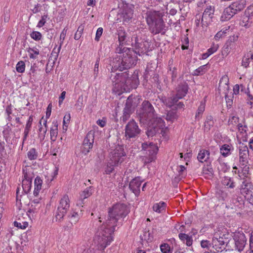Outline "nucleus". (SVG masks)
Instances as JSON below:
<instances>
[{
	"label": "nucleus",
	"instance_id": "nucleus-1",
	"mask_svg": "<svg viewBox=\"0 0 253 253\" xmlns=\"http://www.w3.org/2000/svg\"><path fill=\"white\" fill-rule=\"evenodd\" d=\"M114 91L119 95L125 92H129L133 88H136L139 84L138 76L134 74L130 77L127 72L117 73L112 79Z\"/></svg>",
	"mask_w": 253,
	"mask_h": 253
},
{
	"label": "nucleus",
	"instance_id": "nucleus-2",
	"mask_svg": "<svg viewBox=\"0 0 253 253\" xmlns=\"http://www.w3.org/2000/svg\"><path fill=\"white\" fill-rule=\"evenodd\" d=\"M115 231V228L103 223L93 238V243L98 250L103 252L111 244L113 241V234Z\"/></svg>",
	"mask_w": 253,
	"mask_h": 253
},
{
	"label": "nucleus",
	"instance_id": "nucleus-3",
	"mask_svg": "<svg viewBox=\"0 0 253 253\" xmlns=\"http://www.w3.org/2000/svg\"><path fill=\"white\" fill-rule=\"evenodd\" d=\"M128 214L126 206L124 204L118 203L114 205L108 210V216L104 222L106 225L110 226L116 229L118 225V221Z\"/></svg>",
	"mask_w": 253,
	"mask_h": 253
},
{
	"label": "nucleus",
	"instance_id": "nucleus-4",
	"mask_svg": "<svg viewBox=\"0 0 253 253\" xmlns=\"http://www.w3.org/2000/svg\"><path fill=\"white\" fill-rule=\"evenodd\" d=\"M119 53L122 54L117 60L118 62L117 66L120 71L127 69L136 64L137 58L136 56H132L131 55L132 50L129 48L124 47H119V50H117Z\"/></svg>",
	"mask_w": 253,
	"mask_h": 253
},
{
	"label": "nucleus",
	"instance_id": "nucleus-5",
	"mask_svg": "<svg viewBox=\"0 0 253 253\" xmlns=\"http://www.w3.org/2000/svg\"><path fill=\"white\" fill-rule=\"evenodd\" d=\"M141 153L143 154L142 161L144 164L154 162L157 158L159 148L156 144L150 142L143 143L141 145Z\"/></svg>",
	"mask_w": 253,
	"mask_h": 253
},
{
	"label": "nucleus",
	"instance_id": "nucleus-6",
	"mask_svg": "<svg viewBox=\"0 0 253 253\" xmlns=\"http://www.w3.org/2000/svg\"><path fill=\"white\" fill-rule=\"evenodd\" d=\"M239 159L241 167L242 169L244 177H247L249 171L248 166L249 159V151L247 145L242 144L238 148Z\"/></svg>",
	"mask_w": 253,
	"mask_h": 253
},
{
	"label": "nucleus",
	"instance_id": "nucleus-7",
	"mask_svg": "<svg viewBox=\"0 0 253 253\" xmlns=\"http://www.w3.org/2000/svg\"><path fill=\"white\" fill-rule=\"evenodd\" d=\"M168 131V128L165 126V121L161 118H156L152 123V127H150L148 129L147 135L150 137L153 136L156 133H159L165 137Z\"/></svg>",
	"mask_w": 253,
	"mask_h": 253
},
{
	"label": "nucleus",
	"instance_id": "nucleus-8",
	"mask_svg": "<svg viewBox=\"0 0 253 253\" xmlns=\"http://www.w3.org/2000/svg\"><path fill=\"white\" fill-rule=\"evenodd\" d=\"M142 112L140 114V118L149 123H153L154 120H155L156 115L155 114V111L152 105L148 101H144L142 104Z\"/></svg>",
	"mask_w": 253,
	"mask_h": 253
},
{
	"label": "nucleus",
	"instance_id": "nucleus-9",
	"mask_svg": "<svg viewBox=\"0 0 253 253\" xmlns=\"http://www.w3.org/2000/svg\"><path fill=\"white\" fill-rule=\"evenodd\" d=\"M126 154L122 145H115L112 148L109 154V160L114 163V165H120L124 161Z\"/></svg>",
	"mask_w": 253,
	"mask_h": 253
},
{
	"label": "nucleus",
	"instance_id": "nucleus-10",
	"mask_svg": "<svg viewBox=\"0 0 253 253\" xmlns=\"http://www.w3.org/2000/svg\"><path fill=\"white\" fill-rule=\"evenodd\" d=\"M70 201L67 194L64 195L60 199L55 215L56 221H60L67 212L70 208Z\"/></svg>",
	"mask_w": 253,
	"mask_h": 253
},
{
	"label": "nucleus",
	"instance_id": "nucleus-11",
	"mask_svg": "<svg viewBox=\"0 0 253 253\" xmlns=\"http://www.w3.org/2000/svg\"><path fill=\"white\" fill-rule=\"evenodd\" d=\"M140 131L137 124L132 120L126 126L125 137L126 139L135 138L140 133Z\"/></svg>",
	"mask_w": 253,
	"mask_h": 253
},
{
	"label": "nucleus",
	"instance_id": "nucleus-12",
	"mask_svg": "<svg viewBox=\"0 0 253 253\" xmlns=\"http://www.w3.org/2000/svg\"><path fill=\"white\" fill-rule=\"evenodd\" d=\"M214 13V7L213 6L210 5L204 10L201 20L202 27H207L212 22Z\"/></svg>",
	"mask_w": 253,
	"mask_h": 253
},
{
	"label": "nucleus",
	"instance_id": "nucleus-13",
	"mask_svg": "<svg viewBox=\"0 0 253 253\" xmlns=\"http://www.w3.org/2000/svg\"><path fill=\"white\" fill-rule=\"evenodd\" d=\"M94 136L93 132L89 131L86 135L83 143L82 152L84 155L88 154L93 147Z\"/></svg>",
	"mask_w": 253,
	"mask_h": 253
},
{
	"label": "nucleus",
	"instance_id": "nucleus-14",
	"mask_svg": "<svg viewBox=\"0 0 253 253\" xmlns=\"http://www.w3.org/2000/svg\"><path fill=\"white\" fill-rule=\"evenodd\" d=\"M149 26V30L154 35L159 33L164 34L165 24L163 18L158 20L153 24L148 25Z\"/></svg>",
	"mask_w": 253,
	"mask_h": 253
},
{
	"label": "nucleus",
	"instance_id": "nucleus-15",
	"mask_svg": "<svg viewBox=\"0 0 253 253\" xmlns=\"http://www.w3.org/2000/svg\"><path fill=\"white\" fill-rule=\"evenodd\" d=\"M235 246L238 251H242L246 244L247 239L243 233H236L234 236Z\"/></svg>",
	"mask_w": 253,
	"mask_h": 253
},
{
	"label": "nucleus",
	"instance_id": "nucleus-16",
	"mask_svg": "<svg viewBox=\"0 0 253 253\" xmlns=\"http://www.w3.org/2000/svg\"><path fill=\"white\" fill-rule=\"evenodd\" d=\"M240 192L245 198L253 192V184L247 180H244L240 186Z\"/></svg>",
	"mask_w": 253,
	"mask_h": 253
},
{
	"label": "nucleus",
	"instance_id": "nucleus-17",
	"mask_svg": "<svg viewBox=\"0 0 253 253\" xmlns=\"http://www.w3.org/2000/svg\"><path fill=\"white\" fill-rule=\"evenodd\" d=\"M143 181V180L142 179L141 177L138 176L131 180L129 183V189L136 196L139 195L140 192V186Z\"/></svg>",
	"mask_w": 253,
	"mask_h": 253
},
{
	"label": "nucleus",
	"instance_id": "nucleus-18",
	"mask_svg": "<svg viewBox=\"0 0 253 253\" xmlns=\"http://www.w3.org/2000/svg\"><path fill=\"white\" fill-rule=\"evenodd\" d=\"M229 77L227 75H224L222 76L219 80L218 87V90L220 94L229 93Z\"/></svg>",
	"mask_w": 253,
	"mask_h": 253
},
{
	"label": "nucleus",
	"instance_id": "nucleus-19",
	"mask_svg": "<svg viewBox=\"0 0 253 253\" xmlns=\"http://www.w3.org/2000/svg\"><path fill=\"white\" fill-rule=\"evenodd\" d=\"M163 18V15L159 11L150 10L146 13V20L148 25L153 24Z\"/></svg>",
	"mask_w": 253,
	"mask_h": 253
},
{
	"label": "nucleus",
	"instance_id": "nucleus-20",
	"mask_svg": "<svg viewBox=\"0 0 253 253\" xmlns=\"http://www.w3.org/2000/svg\"><path fill=\"white\" fill-rule=\"evenodd\" d=\"M38 137L40 141H43L45 137L47 130V120L42 117L39 122Z\"/></svg>",
	"mask_w": 253,
	"mask_h": 253
},
{
	"label": "nucleus",
	"instance_id": "nucleus-21",
	"mask_svg": "<svg viewBox=\"0 0 253 253\" xmlns=\"http://www.w3.org/2000/svg\"><path fill=\"white\" fill-rule=\"evenodd\" d=\"M82 211L79 209L72 210L69 215V218L72 224H76L82 216Z\"/></svg>",
	"mask_w": 253,
	"mask_h": 253
},
{
	"label": "nucleus",
	"instance_id": "nucleus-22",
	"mask_svg": "<svg viewBox=\"0 0 253 253\" xmlns=\"http://www.w3.org/2000/svg\"><path fill=\"white\" fill-rule=\"evenodd\" d=\"M188 90V84L184 83L178 85L176 88V96L180 99L184 97L187 93Z\"/></svg>",
	"mask_w": 253,
	"mask_h": 253
},
{
	"label": "nucleus",
	"instance_id": "nucleus-23",
	"mask_svg": "<svg viewBox=\"0 0 253 253\" xmlns=\"http://www.w3.org/2000/svg\"><path fill=\"white\" fill-rule=\"evenodd\" d=\"M236 14L232 8L229 6L224 9L220 16V20L221 21H227Z\"/></svg>",
	"mask_w": 253,
	"mask_h": 253
},
{
	"label": "nucleus",
	"instance_id": "nucleus-24",
	"mask_svg": "<svg viewBox=\"0 0 253 253\" xmlns=\"http://www.w3.org/2000/svg\"><path fill=\"white\" fill-rule=\"evenodd\" d=\"M246 5L245 0H239L232 3L229 6L232 8L233 10L237 13L244 9Z\"/></svg>",
	"mask_w": 253,
	"mask_h": 253
},
{
	"label": "nucleus",
	"instance_id": "nucleus-25",
	"mask_svg": "<svg viewBox=\"0 0 253 253\" xmlns=\"http://www.w3.org/2000/svg\"><path fill=\"white\" fill-rule=\"evenodd\" d=\"M58 135V123L53 121L50 128V136L51 142L56 141Z\"/></svg>",
	"mask_w": 253,
	"mask_h": 253
},
{
	"label": "nucleus",
	"instance_id": "nucleus-26",
	"mask_svg": "<svg viewBox=\"0 0 253 253\" xmlns=\"http://www.w3.org/2000/svg\"><path fill=\"white\" fill-rule=\"evenodd\" d=\"M179 239L180 241L187 247L192 246L193 242L192 236L185 233H179L178 234Z\"/></svg>",
	"mask_w": 253,
	"mask_h": 253
},
{
	"label": "nucleus",
	"instance_id": "nucleus-27",
	"mask_svg": "<svg viewBox=\"0 0 253 253\" xmlns=\"http://www.w3.org/2000/svg\"><path fill=\"white\" fill-rule=\"evenodd\" d=\"M118 41L119 42V46L117 48V50H119V47L123 48V46L126 43V36L127 33L124 30H120L118 31Z\"/></svg>",
	"mask_w": 253,
	"mask_h": 253
},
{
	"label": "nucleus",
	"instance_id": "nucleus-28",
	"mask_svg": "<svg viewBox=\"0 0 253 253\" xmlns=\"http://www.w3.org/2000/svg\"><path fill=\"white\" fill-rule=\"evenodd\" d=\"M210 153L209 150H201L197 156L198 161L201 163L207 162L210 158Z\"/></svg>",
	"mask_w": 253,
	"mask_h": 253
},
{
	"label": "nucleus",
	"instance_id": "nucleus-29",
	"mask_svg": "<svg viewBox=\"0 0 253 253\" xmlns=\"http://www.w3.org/2000/svg\"><path fill=\"white\" fill-rule=\"evenodd\" d=\"M42 180L39 176H37L34 181V196H39L42 189Z\"/></svg>",
	"mask_w": 253,
	"mask_h": 253
},
{
	"label": "nucleus",
	"instance_id": "nucleus-30",
	"mask_svg": "<svg viewBox=\"0 0 253 253\" xmlns=\"http://www.w3.org/2000/svg\"><path fill=\"white\" fill-rule=\"evenodd\" d=\"M166 207V203L164 202L160 201L159 203H155L152 207V209L154 211L160 213L165 211Z\"/></svg>",
	"mask_w": 253,
	"mask_h": 253
},
{
	"label": "nucleus",
	"instance_id": "nucleus-31",
	"mask_svg": "<svg viewBox=\"0 0 253 253\" xmlns=\"http://www.w3.org/2000/svg\"><path fill=\"white\" fill-rule=\"evenodd\" d=\"M23 178L22 180H27V181L32 182V179L34 177V174L31 168H26L25 169H23Z\"/></svg>",
	"mask_w": 253,
	"mask_h": 253
},
{
	"label": "nucleus",
	"instance_id": "nucleus-32",
	"mask_svg": "<svg viewBox=\"0 0 253 253\" xmlns=\"http://www.w3.org/2000/svg\"><path fill=\"white\" fill-rule=\"evenodd\" d=\"M232 149L233 146L231 144H224L220 146V152L222 156L226 157L231 154V151Z\"/></svg>",
	"mask_w": 253,
	"mask_h": 253
},
{
	"label": "nucleus",
	"instance_id": "nucleus-33",
	"mask_svg": "<svg viewBox=\"0 0 253 253\" xmlns=\"http://www.w3.org/2000/svg\"><path fill=\"white\" fill-rule=\"evenodd\" d=\"M222 184L228 188L234 189L236 187V183L233 179L228 176H224L223 177Z\"/></svg>",
	"mask_w": 253,
	"mask_h": 253
},
{
	"label": "nucleus",
	"instance_id": "nucleus-34",
	"mask_svg": "<svg viewBox=\"0 0 253 253\" xmlns=\"http://www.w3.org/2000/svg\"><path fill=\"white\" fill-rule=\"evenodd\" d=\"M252 23V18L246 15V13L245 12L240 22V25L246 28H249L251 26Z\"/></svg>",
	"mask_w": 253,
	"mask_h": 253
},
{
	"label": "nucleus",
	"instance_id": "nucleus-35",
	"mask_svg": "<svg viewBox=\"0 0 253 253\" xmlns=\"http://www.w3.org/2000/svg\"><path fill=\"white\" fill-rule=\"evenodd\" d=\"M33 121V116L32 115H31L29 117V118L27 122V123L26 124V126H25V127L24 129V137L23 138V142L26 140L27 137L29 134V133L30 131V129H31V128L32 126Z\"/></svg>",
	"mask_w": 253,
	"mask_h": 253
},
{
	"label": "nucleus",
	"instance_id": "nucleus-36",
	"mask_svg": "<svg viewBox=\"0 0 253 253\" xmlns=\"http://www.w3.org/2000/svg\"><path fill=\"white\" fill-rule=\"evenodd\" d=\"M133 14V13L132 9L130 8H126L124 9L122 13V16L124 21H129L132 18Z\"/></svg>",
	"mask_w": 253,
	"mask_h": 253
},
{
	"label": "nucleus",
	"instance_id": "nucleus-37",
	"mask_svg": "<svg viewBox=\"0 0 253 253\" xmlns=\"http://www.w3.org/2000/svg\"><path fill=\"white\" fill-rule=\"evenodd\" d=\"M178 100L179 99H178L176 95L169 98L165 97L162 98L164 104L169 107L174 106L178 102Z\"/></svg>",
	"mask_w": 253,
	"mask_h": 253
},
{
	"label": "nucleus",
	"instance_id": "nucleus-38",
	"mask_svg": "<svg viewBox=\"0 0 253 253\" xmlns=\"http://www.w3.org/2000/svg\"><path fill=\"white\" fill-rule=\"evenodd\" d=\"M41 207L36 206V205H31L30 208L28 211L26 215L31 219L35 217Z\"/></svg>",
	"mask_w": 253,
	"mask_h": 253
},
{
	"label": "nucleus",
	"instance_id": "nucleus-39",
	"mask_svg": "<svg viewBox=\"0 0 253 253\" xmlns=\"http://www.w3.org/2000/svg\"><path fill=\"white\" fill-rule=\"evenodd\" d=\"M202 174L207 178L211 177L213 174V170L211 166L207 165L204 166L203 168Z\"/></svg>",
	"mask_w": 253,
	"mask_h": 253
},
{
	"label": "nucleus",
	"instance_id": "nucleus-40",
	"mask_svg": "<svg viewBox=\"0 0 253 253\" xmlns=\"http://www.w3.org/2000/svg\"><path fill=\"white\" fill-rule=\"evenodd\" d=\"M27 51L30 59H36L40 53L39 50L36 47H29Z\"/></svg>",
	"mask_w": 253,
	"mask_h": 253
},
{
	"label": "nucleus",
	"instance_id": "nucleus-41",
	"mask_svg": "<svg viewBox=\"0 0 253 253\" xmlns=\"http://www.w3.org/2000/svg\"><path fill=\"white\" fill-rule=\"evenodd\" d=\"M27 156L29 160H35L38 157V152L35 148H32L27 152Z\"/></svg>",
	"mask_w": 253,
	"mask_h": 253
},
{
	"label": "nucleus",
	"instance_id": "nucleus-42",
	"mask_svg": "<svg viewBox=\"0 0 253 253\" xmlns=\"http://www.w3.org/2000/svg\"><path fill=\"white\" fill-rule=\"evenodd\" d=\"M214 124L213 117L211 116H208L204 124V129L205 131H209Z\"/></svg>",
	"mask_w": 253,
	"mask_h": 253
},
{
	"label": "nucleus",
	"instance_id": "nucleus-43",
	"mask_svg": "<svg viewBox=\"0 0 253 253\" xmlns=\"http://www.w3.org/2000/svg\"><path fill=\"white\" fill-rule=\"evenodd\" d=\"M14 225L21 229H25L29 225V223L26 221L22 220L20 218L17 221L14 222Z\"/></svg>",
	"mask_w": 253,
	"mask_h": 253
},
{
	"label": "nucleus",
	"instance_id": "nucleus-44",
	"mask_svg": "<svg viewBox=\"0 0 253 253\" xmlns=\"http://www.w3.org/2000/svg\"><path fill=\"white\" fill-rule=\"evenodd\" d=\"M238 38L239 37L237 35H234L230 37L225 44L227 46V47H229L231 49H233L235 45L234 42L237 41Z\"/></svg>",
	"mask_w": 253,
	"mask_h": 253
},
{
	"label": "nucleus",
	"instance_id": "nucleus-45",
	"mask_svg": "<svg viewBox=\"0 0 253 253\" xmlns=\"http://www.w3.org/2000/svg\"><path fill=\"white\" fill-rule=\"evenodd\" d=\"M142 45L141 43H136L134 50H133L135 53L139 56H141L146 52V50L143 49V47L141 46Z\"/></svg>",
	"mask_w": 253,
	"mask_h": 253
},
{
	"label": "nucleus",
	"instance_id": "nucleus-46",
	"mask_svg": "<svg viewBox=\"0 0 253 253\" xmlns=\"http://www.w3.org/2000/svg\"><path fill=\"white\" fill-rule=\"evenodd\" d=\"M67 29L66 28H64L62 31L61 32L60 35V43H59V46L57 48V54H58L61 48V46L63 43L64 40L65 38L66 35L67 34Z\"/></svg>",
	"mask_w": 253,
	"mask_h": 253
},
{
	"label": "nucleus",
	"instance_id": "nucleus-47",
	"mask_svg": "<svg viewBox=\"0 0 253 253\" xmlns=\"http://www.w3.org/2000/svg\"><path fill=\"white\" fill-rule=\"evenodd\" d=\"M205 109V103L201 102L200 105L198 107L197 113L195 115L196 119H200L202 117V115Z\"/></svg>",
	"mask_w": 253,
	"mask_h": 253
},
{
	"label": "nucleus",
	"instance_id": "nucleus-48",
	"mask_svg": "<svg viewBox=\"0 0 253 253\" xmlns=\"http://www.w3.org/2000/svg\"><path fill=\"white\" fill-rule=\"evenodd\" d=\"M22 186L23 191L25 194H28L31 190L32 187V182L27 180H22Z\"/></svg>",
	"mask_w": 253,
	"mask_h": 253
},
{
	"label": "nucleus",
	"instance_id": "nucleus-49",
	"mask_svg": "<svg viewBox=\"0 0 253 253\" xmlns=\"http://www.w3.org/2000/svg\"><path fill=\"white\" fill-rule=\"evenodd\" d=\"M160 248L162 253H172V248L167 243L162 244Z\"/></svg>",
	"mask_w": 253,
	"mask_h": 253
},
{
	"label": "nucleus",
	"instance_id": "nucleus-50",
	"mask_svg": "<svg viewBox=\"0 0 253 253\" xmlns=\"http://www.w3.org/2000/svg\"><path fill=\"white\" fill-rule=\"evenodd\" d=\"M26 65L23 61H19L16 65V70L18 73H23L25 71Z\"/></svg>",
	"mask_w": 253,
	"mask_h": 253
},
{
	"label": "nucleus",
	"instance_id": "nucleus-51",
	"mask_svg": "<svg viewBox=\"0 0 253 253\" xmlns=\"http://www.w3.org/2000/svg\"><path fill=\"white\" fill-rule=\"evenodd\" d=\"M92 194V187L90 186L84 189L81 194V196L83 199H86L90 197Z\"/></svg>",
	"mask_w": 253,
	"mask_h": 253
},
{
	"label": "nucleus",
	"instance_id": "nucleus-52",
	"mask_svg": "<svg viewBox=\"0 0 253 253\" xmlns=\"http://www.w3.org/2000/svg\"><path fill=\"white\" fill-rule=\"evenodd\" d=\"M36 205L37 207H42V198L39 196H34L33 199L31 201L30 205Z\"/></svg>",
	"mask_w": 253,
	"mask_h": 253
},
{
	"label": "nucleus",
	"instance_id": "nucleus-53",
	"mask_svg": "<svg viewBox=\"0 0 253 253\" xmlns=\"http://www.w3.org/2000/svg\"><path fill=\"white\" fill-rule=\"evenodd\" d=\"M238 129V133L239 135H242V137H245L247 136V126H243L241 124H238L237 126Z\"/></svg>",
	"mask_w": 253,
	"mask_h": 253
},
{
	"label": "nucleus",
	"instance_id": "nucleus-54",
	"mask_svg": "<svg viewBox=\"0 0 253 253\" xmlns=\"http://www.w3.org/2000/svg\"><path fill=\"white\" fill-rule=\"evenodd\" d=\"M207 71L206 65L201 66L196 69L194 72V75L199 76L205 74Z\"/></svg>",
	"mask_w": 253,
	"mask_h": 253
},
{
	"label": "nucleus",
	"instance_id": "nucleus-55",
	"mask_svg": "<svg viewBox=\"0 0 253 253\" xmlns=\"http://www.w3.org/2000/svg\"><path fill=\"white\" fill-rule=\"evenodd\" d=\"M118 166L119 165H114V163H113L112 162L109 161L105 170V173L106 174H110L114 170V167Z\"/></svg>",
	"mask_w": 253,
	"mask_h": 253
},
{
	"label": "nucleus",
	"instance_id": "nucleus-56",
	"mask_svg": "<svg viewBox=\"0 0 253 253\" xmlns=\"http://www.w3.org/2000/svg\"><path fill=\"white\" fill-rule=\"evenodd\" d=\"M83 99L84 97L83 95H81L78 97L77 101L75 104V106L78 110H82L84 106Z\"/></svg>",
	"mask_w": 253,
	"mask_h": 253
},
{
	"label": "nucleus",
	"instance_id": "nucleus-57",
	"mask_svg": "<svg viewBox=\"0 0 253 253\" xmlns=\"http://www.w3.org/2000/svg\"><path fill=\"white\" fill-rule=\"evenodd\" d=\"M174 230L177 233H179V234L184 233L183 232H185L186 230V227L183 224L177 223L175 224L174 226Z\"/></svg>",
	"mask_w": 253,
	"mask_h": 253
},
{
	"label": "nucleus",
	"instance_id": "nucleus-58",
	"mask_svg": "<svg viewBox=\"0 0 253 253\" xmlns=\"http://www.w3.org/2000/svg\"><path fill=\"white\" fill-rule=\"evenodd\" d=\"M177 116L175 112H169L167 115L166 120L169 121L173 122L177 119Z\"/></svg>",
	"mask_w": 253,
	"mask_h": 253
},
{
	"label": "nucleus",
	"instance_id": "nucleus-59",
	"mask_svg": "<svg viewBox=\"0 0 253 253\" xmlns=\"http://www.w3.org/2000/svg\"><path fill=\"white\" fill-rule=\"evenodd\" d=\"M30 36L33 40L37 41H40L42 38V34L38 31H33L30 34Z\"/></svg>",
	"mask_w": 253,
	"mask_h": 253
},
{
	"label": "nucleus",
	"instance_id": "nucleus-60",
	"mask_svg": "<svg viewBox=\"0 0 253 253\" xmlns=\"http://www.w3.org/2000/svg\"><path fill=\"white\" fill-rule=\"evenodd\" d=\"M100 63V58H98L95 64L94 65V70H93V75L94 79H96L99 73V66Z\"/></svg>",
	"mask_w": 253,
	"mask_h": 253
},
{
	"label": "nucleus",
	"instance_id": "nucleus-61",
	"mask_svg": "<svg viewBox=\"0 0 253 253\" xmlns=\"http://www.w3.org/2000/svg\"><path fill=\"white\" fill-rule=\"evenodd\" d=\"M84 30V26L82 25L80 26L74 35V39L76 40H78L81 38Z\"/></svg>",
	"mask_w": 253,
	"mask_h": 253
},
{
	"label": "nucleus",
	"instance_id": "nucleus-62",
	"mask_svg": "<svg viewBox=\"0 0 253 253\" xmlns=\"http://www.w3.org/2000/svg\"><path fill=\"white\" fill-rule=\"evenodd\" d=\"M231 94V92H230ZM221 95H223L225 96L226 103L227 105L231 106L233 103V94H228V93H226L225 94H221Z\"/></svg>",
	"mask_w": 253,
	"mask_h": 253
},
{
	"label": "nucleus",
	"instance_id": "nucleus-63",
	"mask_svg": "<svg viewBox=\"0 0 253 253\" xmlns=\"http://www.w3.org/2000/svg\"><path fill=\"white\" fill-rule=\"evenodd\" d=\"M219 45L218 44L213 43L211 46L207 50L208 53L211 55V54L215 53L218 49Z\"/></svg>",
	"mask_w": 253,
	"mask_h": 253
},
{
	"label": "nucleus",
	"instance_id": "nucleus-64",
	"mask_svg": "<svg viewBox=\"0 0 253 253\" xmlns=\"http://www.w3.org/2000/svg\"><path fill=\"white\" fill-rule=\"evenodd\" d=\"M229 125H232L233 126H237L239 123V118L236 116H233L231 118L229 119L228 121Z\"/></svg>",
	"mask_w": 253,
	"mask_h": 253
}]
</instances>
